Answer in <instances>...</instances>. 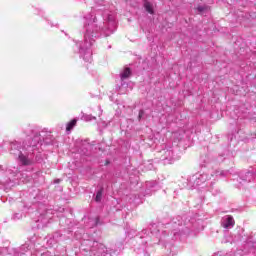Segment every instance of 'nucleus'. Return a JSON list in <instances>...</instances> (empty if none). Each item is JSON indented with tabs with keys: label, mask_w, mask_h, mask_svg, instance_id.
<instances>
[{
	"label": "nucleus",
	"mask_w": 256,
	"mask_h": 256,
	"mask_svg": "<svg viewBox=\"0 0 256 256\" xmlns=\"http://www.w3.org/2000/svg\"><path fill=\"white\" fill-rule=\"evenodd\" d=\"M120 77L123 80L129 79L131 77V68L126 67L123 72L120 74Z\"/></svg>",
	"instance_id": "nucleus-3"
},
{
	"label": "nucleus",
	"mask_w": 256,
	"mask_h": 256,
	"mask_svg": "<svg viewBox=\"0 0 256 256\" xmlns=\"http://www.w3.org/2000/svg\"><path fill=\"white\" fill-rule=\"evenodd\" d=\"M144 8H145V11H147V13H149L150 15H155V5H153V3L145 2Z\"/></svg>",
	"instance_id": "nucleus-1"
},
{
	"label": "nucleus",
	"mask_w": 256,
	"mask_h": 256,
	"mask_svg": "<svg viewBox=\"0 0 256 256\" xmlns=\"http://www.w3.org/2000/svg\"><path fill=\"white\" fill-rule=\"evenodd\" d=\"M235 225V220L233 219V216H227L226 223L222 224V227L224 229H229V227H233Z\"/></svg>",
	"instance_id": "nucleus-2"
},
{
	"label": "nucleus",
	"mask_w": 256,
	"mask_h": 256,
	"mask_svg": "<svg viewBox=\"0 0 256 256\" xmlns=\"http://www.w3.org/2000/svg\"><path fill=\"white\" fill-rule=\"evenodd\" d=\"M109 163H110V162H109L108 160H106L105 165H109Z\"/></svg>",
	"instance_id": "nucleus-9"
},
{
	"label": "nucleus",
	"mask_w": 256,
	"mask_h": 256,
	"mask_svg": "<svg viewBox=\"0 0 256 256\" xmlns=\"http://www.w3.org/2000/svg\"><path fill=\"white\" fill-rule=\"evenodd\" d=\"M19 160L21 161L22 165H31V160H29V158L23 154L19 155Z\"/></svg>",
	"instance_id": "nucleus-4"
},
{
	"label": "nucleus",
	"mask_w": 256,
	"mask_h": 256,
	"mask_svg": "<svg viewBox=\"0 0 256 256\" xmlns=\"http://www.w3.org/2000/svg\"><path fill=\"white\" fill-rule=\"evenodd\" d=\"M143 113H144L143 110H140V111H139L138 119H141V117H143Z\"/></svg>",
	"instance_id": "nucleus-8"
},
{
	"label": "nucleus",
	"mask_w": 256,
	"mask_h": 256,
	"mask_svg": "<svg viewBox=\"0 0 256 256\" xmlns=\"http://www.w3.org/2000/svg\"><path fill=\"white\" fill-rule=\"evenodd\" d=\"M77 125V119H73L66 125V131H71Z\"/></svg>",
	"instance_id": "nucleus-5"
},
{
	"label": "nucleus",
	"mask_w": 256,
	"mask_h": 256,
	"mask_svg": "<svg viewBox=\"0 0 256 256\" xmlns=\"http://www.w3.org/2000/svg\"><path fill=\"white\" fill-rule=\"evenodd\" d=\"M102 197H103V189H100V190L97 192V194H96L95 201H96L97 203L101 202Z\"/></svg>",
	"instance_id": "nucleus-7"
},
{
	"label": "nucleus",
	"mask_w": 256,
	"mask_h": 256,
	"mask_svg": "<svg viewBox=\"0 0 256 256\" xmlns=\"http://www.w3.org/2000/svg\"><path fill=\"white\" fill-rule=\"evenodd\" d=\"M210 9L209 6H198L196 11H198V13H207Z\"/></svg>",
	"instance_id": "nucleus-6"
}]
</instances>
